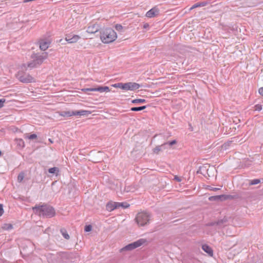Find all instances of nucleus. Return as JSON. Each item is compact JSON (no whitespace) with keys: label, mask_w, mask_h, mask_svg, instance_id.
<instances>
[{"label":"nucleus","mask_w":263,"mask_h":263,"mask_svg":"<svg viewBox=\"0 0 263 263\" xmlns=\"http://www.w3.org/2000/svg\"><path fill=\"white\" fill-rule=\"evenodd\" d=\"M32 210L36 215L40 217L51 218L55 215L54 209L47 204L36 205Z\"/></svg>","instance_id":"1"},{"label":"nucleus","mask_w":263,"mask_h":263,"mask_svg":"<svg viewBox=\"0 0 263 263\" xmlns=\"http://www.w3.org/2000/svg\"><path fill=\"white\" fill-rule=\"evenodd\" d=\"M117 37L116 32L110 28L104 29L100 32L101 40L105 44L114 42Z\"/></svg>","instance_id":"2"},{"label":"nucleus","mask_w":263,"mask_h":263,"mask_svg":"<svg viewBox=\"0 0 263 263\" xmlns=\"http://www.w3.org/2000/svg\"><path fill=\"white\" fill-rule=\"evenodd\" d=\"M150 216L148 213H139L136 217L137 223L141 226H144L149 223Z\"/></svg>","instance_id":"3"},{"label":"nucleus","mask_w":263,"mask_h":263,"mask_svg":"<svg viewBox=\"0 0 263 263\" xmlns=\"http://www.w3.org/2000/svg\"><path fill=\"white\" fill-rule=\"evenodd\" d=\"M146 242V239H140L134 242L129 243L124 247L122 248L120 250V252H122L124 251H132L137 248H138L143 244H144Z\"/></svg>","instance_id":"4"},{"label":"nucleus","mask_w":263,"mask_h":263,"mask_svg":"<svg viewBox=\"0 0 263 263\" xmlns=\"http://www.w3.org/2000/svg\"><path fill=\"white\" fill-rule=\"evenodd\" d=\"M16 77L20 82L24 83H31L34 81V78L31 75L22 71H19L16 74Z\"/></svg>","instance_id":"5"},{"label":"nucleus","mask_w":263,"mask_h":263,"mask_svg":"<svg viewBox=\"0 0 263 263\" xmlns=\"http://www.w3.org/2000/svg\"><path fill=\"white\" fill-rule=\"evenodd\" d=\"M48 57L47 52L43 53L42 54H39L37 53H34L31 55L32 59H34L36 61L37 64L40 66L41 65L44 60L46 59Z\"/></svg>","instance_id":"6"},{"label":"nucleus","mask_w":263,"mask_h":263,"mask_svg":"<svg viewBox=\"0 0 263 263\" xmlns=\"http://www.w3.org/2000/svg\"><path fill=\"white\" fill-rule=\"evenodd\" d=\"M140 85L135 82H127L125 83V90L134 91L139 89Z\"/></svg>","instance_id":"7"},{"label":"nucleus","mask_w":263,"mask_h":263,"mask_svg":"<svg viewBox=\"0 0 263 263\" xmlns=\"http://www.w3.org/2000/svg\"><path fill=\"white\" fill-rule=\"evenodd\" d=\"M230 195H221L211 196L209 199L210 201H223L230 198Z\"/></svg>","instance_id":"8"},{"label":"nucleus","mask_w":263,"mask_h":263,"mask_svg":"<svg viewBox=\"0 0 263 263\" xmlns=\"http://www.w3.org/2000/svg\"><path fill=\"white\" fill-rule=\"evenodd\" d=\"M80 37L79 35L74 34H68L66 35L65 40L69 43H76Z\"/></svg>","instance_id":"9"},{"label":"nucleus","mask_w":263,"mask_h":263,"mask_svg":"<svg viewBox=\"0 0 263 263\" xmlns=\"http://www.w3.org/2000/svg\"><path fill=\"white\" fill-rule=\"evenodd\" d=\"M33 60L28 62L27 64H24L22 65V67H23L25 70H27L28 68L31 69L37 67L39 66L34 59H32Z\"/></svg>","instance_id":"10"},{"label":"nucleus","mask_w":263,"mask_h":263,"mask_svg":"<svg viewBox=\"0 0 263 263\" xmlns=\"http://www.w3.org/2000/svg\"><path fill=\"white\" fill-rule=\"evenodd\" d=\"M100 29V27L97 24H91L87 28V32L89 33H95Z\"/></svg>","instance_id":"11"},{"label":"nucleus","mask_w":263,"mask_h":263,"mask_svg":"<svg viewBox=\"0 0 263 263\" xmlns=\"http://www.w3.org/2000/svg\"><path fill=\"white\" fill-rule=\"evenodd\" d=\"M202 249L206 252L210 257L213 256V250L212 248L209 245L204 244L202 245Z\"/></svg>","instance_id":"12"},{"label":"nucleus","mask_w":263,"mask_h":263,"mask_svg":"<svg viewBox=\"0 0 263 263\" xmlns=\"http://www.w3.org/2000/svg\"><path fill=\"white\" fill-rule=\"evenodd\" d=\"M158 13L159 10L156 8H153L146 12V16L147 17L152 18L158 14Z\"/></svg>","instance_id":"13"},{"label":"nucleus","mask_w":263,"mask_h":263,"mask_svg":"<svg viewBox=\"0 0 263 263\" xmlns=\"http://www.w3.org/2000/svg\"><path fill=\"white\" fill-rule=\"evenodd\" d=\"M167 148V144H165V143H164L160 145L157 146L153 149V151L154 153L158 154L160 152H162Z\"/></svg>","instance_id":"14"},{"label":"nucleus","mask_w":263,"mask_h":263,"mask_svg":"<svg viewBox=\"0 0 263 263\" xmlns=\"http://www.w3.org/2000/svg\"><path fill=\"white\" fill-rule=\"evenodd\" d=\"M50 42L48 41L42 40L40 41V48L41 50H46L49 46Z\"/></svg>","instance_id":"15"},{"label":"nucleus","mask_w":263,"mask_h":263,"mask_svg":"<svg viewBox=\"0 0 263 263\" xmlns=\"http://www.w3.org/2000/svg\"><path fill=\"white\" fill-rule=\"evenodd\" d=\"M118 208H119L118 202H110L106 204V209L108 211H112Z\"/></svg>","instance_id":"16"},{"label":"nucleus","mask_w":263,"mask_h":263,"mask_svg":"<svg viewBox=\"0 0 263 263\" xmlns=\"http://www.w3.org/2000/svg\"><path fill=\"white\" fill-rule=\"evenodd\" d=\"M198 174H200L206 177V175L208 174L207 166L204 165L200 166L198 167Z\"/></svg>","instance_id":"17"},{"label":"nucleus","mask_w":263,"mask_h":263,"mask_svg":"<svg viewBox=\"0 0 263 263\" xmlns=\"http://www.w3.org/2000/svg\"><path fill=\"white\" fill-rule=\"evenodd\" d=\"M75 116H88L91 114V112L88 110H81L78 111H74Z\"/></svg>","instance_id":"18"},{"label":"nucleus","mask_w":263,"mask_h":263,"mask_svg":"<svg viewBox=\"0 0 263 263\" xmlns=\"http://www.w3.org/2000/svg\"><path fill=\"white\" fill-rule=\"evenodd\" d=\"M60 115L63 117H70L75 116L74 111H63L61 112Z\"/></svg>","instance_id":"19"},{"label":"nucleus","mask_w":263,"mask_h":263,"mask_svg":"<svg viewBox=\"0 0 263 263\" xmlns=\"http://www.w3.org/2000/svg\"><path fill=\"white\" fill-rule=\"evenodd\" d=\"M112 86L115 88H119L125 90V83H117L113 84Z\"/></svg>","instance_id":"20"},{"label":"nucleus","mask_w":263,"mask_h":263,"mask_svg":"<svg viewBox=\"0 0 263 263\" xmlns=\"http://www.w3.org/2000/svg\"><path fill=\"white\" fill-rule=\"evenodd\" d=\"M60 232L63 235V236L66 239L68 240L70 238V236L68 235V234L67 232V231L64 229L62 228L61 229Z\"/></svg>","instance_id":"21"},{"label":"nucleus","mask_w":263,"mask_h":263,"mask_svg":"<svg viewBox=\"0 0 263 263\" xmlns=\"http://www.w3.org/2000/svg\"><path fill=\"white\" fill-rule=\"evenodd\" d=\"M146 107V106H142L140 107H134L131 108L130 110L133 111H138L142 110L144 109H145Z\"/></svg>","instance_id":"22"},{"label":"nucleus","mask_w":263,"mask_h":263,"mask_svg":"<svg viewBox=\"0 0 263 263\" xmlns=\"http://www.w3.org/2000/svg\"><path fill=\"white\" fill-rule=\"evenodd\" d=\"M132 102L134 104H137V103H144L146 102V100L143 99H136L133 100L132 101Z\"/></svg>","instance_id":"23"},{"label":"nucleus","mask_w":263,"mask_h":263,"mask_svg":"<svg viewBox=\"0 0 263 263\" xmlns=\"http://www.w3.org/2000/svg\"><path fill=\"white\" fill-rule=\"evenodd\" d=\"M48 172L50 174H58V173L59 172V170L57 167H53L50 168L48 170Z\"/></svg>","instance_id":"24"},{"label":"nucleus","mask_w":263,"mask_h":263,"mask_svg":"<svg viewBox=\"0 0 263 263\" xmlns=\"http://www.w3.org/2000/svg\"><path fill=\"white\" fill-rule=\"evenodd\" d=\"M227 222V219L225 218L218 220L216 221V225L219 226H221L222 224L226 223Z\"/></svg>","instance_id":"25"},{"label":"nucleus","mask_w":263,"mask_h":263,"mask_svg":"<svg viewBox=\"0 0 263 263\" xmlns=\"http://www.w3.org/2000/svg\"><path fill=\"white\" fill-rule=\"evenodd\" d=\"M260 182V180L259 179H255L250 181L249 184L250 185H256Z\"/></svg>","instance_id":"26"},{"label":"nucleus","mask_w":263,"mask_h":263,"mask_svg":"<svg viewBox=\"0 0 263 263\" xmlns=\"http://www.w3.org/2000/svg\"><path fill=\"white\" fill-rule=\"evenodd\" d=\"M25 174L24 172H21L17 176V181L18 182H21L24 178Z\"/></svg>","instance_id":"27"},{"label":"nucleus","mask_w":263,"mask_h":263,"mask_svg":"<svg viewBox=\"0 0 263 263\" xmlns=\"http://www.w3.org/2000/svg\"><path fill=\"white\" fill-rule=\"evenodd\" d=\"M118 206H119V208L121 207L123 209H125V208L129 207V204L126 202H121V203L118 202Z\"/></svg>","instance_id":"28"},{"label":"nucleus","mask_w":263,"mask_h":263,"mask_svg":"<svg viewBox=\"0 0 263 263\" xmlns=\"http://www.w3.org/2000/svg\"><path fill=\"white\" fill-rule=\"evenodd\" d=\"M13 228V226L11 224H8L6 223L4 225L3 227V228L5 230H9L12 229Z\"/></svg>","instance_id":"29"},{"label":"nucleus","mask_w":263,"mask_h":263,"mask_svg":"<svg viewBox=\"0 0 263 263\" xmlns=\"http://www.w3.org/2000/svg\"><path fill=\"white\" fill-rule=\"evenodd\" d=\"M177 143L176 140H174L172 141H169L168 142H165V144H167V148H168L172 146L174 144H175Z\"/></svg>","instance_id":"30"},{"label":"nucleus","mask_w":263,"mask_h":263,"mask_svg":"<svg viewBox=\"0 0 263 263\" xmlns=\"http://www.w3.org/2000/svg\"><path fill=\"white\" fill-rule=\"evenodd\" d=\"M30 140L35 139L37 138V135L36 134H31L29 136H26L25 137Z\"/></svg>","instance_id":"31"},{"label":"nucleus","mask_w":263,"mask_h":263,"mask_svg":"<svg viewBox=\"0 0 263 263\" xmlns=\"http://www.w3.org/2000/svg\"><path fill=\"white\" fill-rule=\"evenodd\" d=\"M92 230V226L91 225H87L85 227L84 231L86 232L91 231Z\"/></svg>","instance_id":"32"},{"label":"nucleus","mask_w":263,"mask_h":263,"mask_svg":"<svg viewBox=\"0 0 263 263\" xmlns=\"http://www.w3.org/2000/svg\"><path fill=\"white\" fill-rule=\"evenodd\" d=\"M93 90H95V91H99L100 92H103V86H99L97 88H95V89H93Z\"/></svg>","instance_id":"33"},{"label":"nucleus","mask_w":263,"mask_h":263,"mask_svg":"<svg viewBox=\"0 0 263 263\" xmlns=\"http://www.w3.org/2000/svg\"><path fill=\"white\" fill-rule=\"evenodd\" d=\"M115 28L117 30L120 31L122 30L123 26L120 24H117L115 26Z\"/></svg>","instance_id":"34"},{"label":"nucleus","mask_w":263,"mask_h":263,"mask_svg":"<svg viewBox=\"0 0 263 263\" xmlns=\"http://www.w3.org/2000/svg\"><path fill=\"white\" fill-rule=\"evenodd\" d=\"M92 89H95V88H83L82 89V90L85 92H86L87 91H95V90Z\"/></svg>","instance_id":"35"},{"label":"nucleus","mask_w":263,"mask_h":263,"mask_svg":"<svg viewBox=\"0 0 263 263\" xmlns=\"http://www.w3.org/2000/svg\"><path fill=\"white\" fill-rule=\"evenodd\" d=\"M208 4V3L207 2L198 3V7H204V6H206Z\"/></svg>","instance_id":"36"},{"label":"nucleus","mask_w":263,"mask_h":263,"mask_svg":"<svg viewBox=\"0 0 263 263\" xmlns=\"http://www.w3.org/2000/svg\"><path fill=\"white\" fill-rule=\"evenodd\" d=\"M255 110H258V111H260L262 109V106L261 105H259V104H257L255 106Z\"/></svg>","instance_id":"37"},{"label":"nucleus","mask_w":263,"mask_h":263,"mask_svg":"<svg viewBox=\"0 0 263 263\" xmlns=\"http://www.w3.org/2000/svg\"><path fill=\"white\" fill-rule=\"evenodd\" d=\"M17 141H18L17 144L18 145L21 146L22 147L24 146V142L22 139L17 140Z\"/></svg>","instance_id":"38"},{"label":"nucleus","mask_w":263,"mask_h":263,"mask_svg":"<svg viewBox=\"0 0 263 263\" xmlns=\"http://www.w3.org/2000/svg\"><path fill=\"white\" fill-rule=\"evenodd\" d=\"M6 102V99H0V108L4 106V103Z\"/></svg>","instance_id":"39"},{"label":"nucleus","mask_w":263,"mask_h":263,"mask_svg":"<svg viewBox=\"0 0 263 263\" xmlns=\"http://www.w3.org/2000/svg\"><path fill=\"white\" fill-rule=\"evenodd\" d=\"M110 89L108 86H103V92H109Z\"/></svg>","instance_id":"40"},{"label":"nucleus","mask_w":263,"mask_h":263,"mask_svg":"<svg viewBox=\"0 0 263 263\" xmlns=\"http://www.w3.org/2000/svg\"><path fill=\"white\" fill-rule=\"evenodd\" d=\"M4 213V210L3 208V205L0 204V216H2Z\"/></svg>","instance_id":"41"},{"label":"nucleus","mask_w":263,"mask_h":263,"mask_svg":"<svg viewBox=\"0 0 263 263\" xmlns=\"http://www.w3.org/2000/svg\"><path fill=\"white\" fill-rule=\"evenodd\" d=\"M174 180H176L178 182H180V181H181L182 179L180 177L176 175L174 177Z\"/></svg>","instance_id":"42"},{"label":"nucleus","mask_w":263,"mask_h":263,"mask_svg":"<svg viewBox=\"0 0 263 263\" xmlns=\"http://www.w3.org/2000/svg\"><path fill=\"white\" fill-rule=\"evenodd\" d=\"M216 225V222H210L208 224V226H215Z\"/></svg>","instance_id":"43"},{"label":"nucleus","mask_w":263,"mask_h":263,"mask_svg":"<svg viewBox=\"0 0 263 263\" xmlns=\"http://www.w3.org/2000/svg\"><path fill=\"white\" fill-rule=\"evenodd\" d=\"M258 91L260 95L263 96V87L259 88Z\"/></svg>","instance_id":"44"},{"label":"nucleus","mask_w":263,"mask_h":263,"mask_svg":"<svg viewBox=\"0 0 263 263\" xmlns=\"http://www.w3.org/2000/svg\"><path fill=\"white\" fill-rule=\"evenodd\" d=\"M197 7V3H196L190 8V9H192L193 8H195Z\"/></svg>","instance_id":"45"},{"label":"nucleus","mask_w":263,"mask_h":263,"mask_svg":"<svg viewBox=\"0 0 263 263\" xmlns=\"http://www.w3.org/2000/svg\"><path fill=\"white\" fill-rule=\"evenodd\" d=\"M218 190H219V189H218V188H213L212 189L213 191H217Z\"/></svg>","instance_id":"46"},{"label":"nucleus","mask_w":263,"mask_h":263,"mask_svg":"<svg viewBox=\"0 0 263 263\" xmlns=\"http://www.w3.org/2000/svg\"><path fill=\"white\" fill-rule=\"evenodd\" d=\"M191 130L193 131V128L192 127H191Z\"/></svg>","instance_id":"47"},{"label":"nucleus","mask_w":263,"mask_h":263,"mask_svg":"<svg viewBox=\"0 0 263 263\" xmlns=\"http://www.w3.org/2000/svg\"><path fill=\"white\" fill-rule=\"evenodd\" d=\"M2 155V152L1 151H0V156Z\"/></svg>","instance_id":"48"},{"label":"nucleus","mask_w":263,"mask_h":263,"mask_svg":"<svg viewBox=\"0 0 263 263\" xmlns=\"http://www.w3.org/2000/svg\"><path fill=\"white\" fill-rule=\"evenodd\" d=\"M29 0H26V1H25V2H28Z\"/></svg>","instance_id":"49"},{"label":"nucleus","mask_w":263,"mask_h":263,"mask_svg":"<svg viewBox=\"0 0 263 263\" xmlns=\"http://www.w3.org/2000/svg\"><path fill=\"white\" fill-rule=\"evenodd\" d=\"M144 28L146 27V25H145L144 26Z\"/></svg>","instance_id":"50"}]
</instances>
